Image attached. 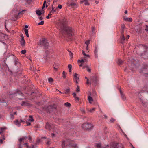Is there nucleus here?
Masks as SVG:
<instances>
[{
  "mask_svg": "<svg viewBox=\"0 0 148 148\" xmlns=\"http://www.w3.org/2000/svg\"><path fill=\"white\" fill-rule=\"evenodd\" d=\"M66 19L64 18L60 22L59 24L60 29L62 31V33L66 34L69 36H72L73 35V29L70 27L66 25Z\"/></svg>",
  "mask_w": 148,
  "mask_h": 148,
  "instance_id": "nucleus-1",
  "label": "nucleus"
},
{
  "mask_svg": "<svg viewBox=\"0 0 148 148\" xmlns=\"http://www.w3.org/2000/svg\"><path fill=\"white\" fill-rule=\"evenodd\" d=\"M19 7L16 6L12 11V13L14 15L15 18L17 19L19 17V16L23 14V12L25 11L24 10L19 12Z\"/></svg>",
  "mask_w": 148,
  "mask_h": 148,
  "instance_id": "nucleus-2",
  "label": "nucleus"
},
{
  "mask_svg": "<svg viewBox=\"0 0 148 148\" xmlns=\"http://www.w3.org/2000/svg\"><path fill=\"white\" fill-rule=\"evenodd\" d=\"M38 44L43 47L45 49H48L49 45L47 40L45 38H42L38 42Z\"/></svg>",
  "mask_w": 148,
  "mask_h": 148,
  "instance_id": "nucleus-3",
  "label": "nucleus"
},
{
  "mask_svg": "<svg viewBox=\"0 0 148 148\" xmlns=\"http://www.w3.org/2000/svg\"><path fill=\"white\" fill-rule=\"evenodd\" d=\"M139 72L142 74L147 76L148 75V66H144V68L140 71Z\"/></svg>",
  "mask_w": 148,
  "mask_h": 148,
  "instance_id": "nucleus-4",
  "label": "nucleus"
},
{
  "mask_svg": "<svg viewBox=\"0 0 148 148\" xmlns=\"http://www.w3.org/2000/svg\"><path fill=\"white\" fill-rule=\"evenodd\" d=\"M82 127L84 130H90L92 127V125L88 123H84L82 126Z\"/></svg>",
  "mask_w": 148,
  "mask_h": 148,
  "instance_id": "nucleus-5",
  "label": "nucleus"
},
{
  "mask_svg": "<svg viewBox=\"0 0 148 148\" xmlns=\"http://www.w3.org/2000/svg\"><path fill=\"white\" fill-rule=\"evenodd\" d=\"M123 148L122 145L121 144H116L114 143H112L110 148Z\"/></svg>",
  "mask_w": 148,
  "mask_h": 148,
  "instance_id": "nucleus-6",
  "label": "nucleus"
},
{
  "mask_svg": "<svg viewBox=\"0 0 148 148\" xmlns=\"http://www.w3.org/2000/svg\"><path fill=\"white\" fill-rule=\"evenodd\" d=\"M90 79V84L91 83L92 84H96L97 80V77L96 76L91 77Z\"/></svg>",
  "mask_w": 148,
  "mask_h": 148,
  "instance_id": "nucleus-7",
  "label": "nucleus"
},
{
  "mask_svg": "<svg viewBox=\"0 0 148 148\" xmlns=\"http://www.w3.org/2000/svg\"><path fill=\"white\" fill-rule=\"evenodd\" d=\"M51 51V50L50 49V51H49L48 50L45 51V54L44 56V58L45 60H47L48 59V58H49V54Z\"/></svg>",
  "mask_w": 148,
  "mask_h": 148,
  "instance_id": "nucleus-8",
  "label": "nucleus"
},
{
  "mask_svg": "<svg viewBox=\"0 0 148 148\" xmlns=\"http://www.w3.org/2000/svg\"><path fill=\"white\" fill-rule=\"evenodd\" d=\"M138 64H135L134 62H132L130 65V67L132 70H135V69L136 68V66L138 65Z\"/></svg>",
  "mask_w": 148,
  "mask_h": 148,
  "instance_id": "nucleus-9",
  "label": "nucleus"
},
{
  "mask_svg": "<svg viewBox=\"0 0 148 148\" xmlns=\"http://www.w3.org/2000/svg\"><path fill=\"white\" fill-rule=\"evenodd\" d=\"M74 77L73 79L74 81L76 82V83L77 84L78 83V80H79V75L75 73L74 75Z\"/></svg>",
  "mask_w": 148,
  "mask_h": 148,
  "instance_id": "nucleus-10",
  "label": "nucleus"
},
{
  "mask_svg": "<svg viewBox=\"0 0 148 148\" xmlns=\"http://www.w3.org/2000/svg\"><path fill=\"white\" fill-rule=\"evenodd\" d=\"M10 95H14L15 96V95H21L22 94L19 90H16L13 93H10Z\"/></svg>",
  "mask_w": 148,
  "mask_h": 148,
  "instance_id": "nucleus-11",
  "label": "nucleus"
},
{
  "mask_svg": "<svg viewBox=\"0 0 148 148\" xmlns=\"http://www.w3.org/2000/svg\"><path fill=\"white\" fill-rule=\"evenodd\" d=\"M24 122H25V121H24L23 120H17L15 121V123L16 125L18 127H19L21 125V123Z\"/></svg>",
  "mask_w": 148,
  "mask_h": 148,
  "instance_id": "nucleus-12",
  "label": "nucleus"
},
{
  "mask_svg": "<svg viewBox=\"0 0 148 148\" xmlns=\"http://www.w3.org/2000/svg\"><path fill=\"white\" fill-rule=\"evenodd\" d=\"M147 55H148V53L145 52V50L144 51V53H142L141 54V56H143V58L145 59L148 58V56H147Z\"/></svg>",
  "mask_w": 148,
  "mask_h": 148,
  "instance_id": "nucleus-13",
  "label": "nucleus"
},
{
  "mask_svg": "<svg viewBox=\"0 0 148 148\" xmlns=\"http://www.w3.org/2000/svg\"><path fill=\"white\" fill-rule=\"evenodd\" d=\"M45 128L48 130H50L51 128V125L49 124L48 123H47L46 124V125L45 126Z\"/></svg>",
  "mask_w": 148,
  "mask_h": 148,
  "instance_id": "nucleus-14",
  "label": "nucleus"
},
{
  "mask_svg": "<svg viewBox=\"0 0 148 148\" xmlns=\"http://www.w3.org/2000/svg\"><path fill=\"white\" fill-rule=\"evenodd\" d=\"M125 40V36L124 35H121V40L120 42H121L123 44L124 41Z\"/></svg>",
  "mask_w": 148,
  "mask_h": 148,
  "instance_id": "nucleus-15",
  "label": "nucleus"
},
{
  "mask_svg": "<svg viewBox=\"0 0 148 148\" xmlns=\"http://www.w3.org/2000/svg\"><path fill=\"white\" fill-rule=\"evenodd\" d=\"M87 61V60L85 58H84V59H82L81 60H78V62H80L81 63H83L85 62H86Z\"/></svg>",
  "mask_w": 148,
  "mask_h": 148,
  "instance_id": "nucleus-16",
  "label": "nucleus"
},
{
  "mask_svg": "<svg viewBox=\"0 0 148 148\" xmlns=\"http://www.w3.org/2000/svg\"><path fill=\"white\" fill-rule=\"evenodd\" d=\"M27 138V137L26 136L20 138L19 140V141L20 143H21L22 141L25 140Z\"/></svg>",
  "mask_w": 148,
  "mask_h": 148,
  "instance_id": "nucleus-17",
  "label": "nucleus"
},
{
  "mask_svg": "<svg viewBox=\"0 0 148 148\" xmlns=\"http://www.w3.org/2000/svg\"><path fill=\"white\" fill-rule=\"evenodd\" d=\"M95 146L97 148H103V146H102L100 143H96L95 144Z\"/></svg>",
  "mask_w": 148,
  "mask_h": 148,
  "instance_id": "nucleus-18",
  "label": "nucleus"
},
{
  "mask_svg": "<svg viewBox=\"0 0 148 148\" xmlns=\"http://www.w3.org/2000/svg\"><path fill=\"white\" fill-rule=\"evenodd\" d=\"M120 92L121 95V97L122 99L123 100H124L125 99V96L124 95L123 93L121 90H120Z\"/></svg>",
  "mask_w": 148,
  "mask_h": 148,
  "instance_id": "nucleus-19",
  "label": "nucleus"
},
{
  "mask_svg": "<svg viewBox=\"0 0 148 148\" xmlns=\"http://www.w3.org/2000/svg\"><path fill=\"white\" fill-rule=\"evenodd\" d=\"M21 45L22 46H24L25 45V42L24 40V39L23 38L22 39H21V41H20Z\"/></svg>",
  "mask_w": 148,
  "mask_h": 148,
  "instance_id": "nucleus-20",
  "label": "nucleus"
},
{
  "mask_svg": "<svg viewBox=\"0 0 148 148\" xmlns=\"http://www.w3.org/2000/svg\"><path fill=\"white\" fill-rule=\"evenodd\" d=\"M21 104L22 106H28L29 105L28 103L25 101H22Z\"/></svg>",
  "mask_w": 148,
  "mask_h": 148,
  "instance_id": "nucleus-21",
  "label": "nucleus"
},
{
  "mask_svg": "<svg viewBox=\"0 0 148 148\" xmlns=\"http://www.w3.org/2000/svg\"><path fill=\"white\" fill-rule=\"evenodd\" d=\"M88 99L89 102L90 103H92V102L93 101L92 98L90 96H88Z\"/></svg>",
  "mask_w": 148,
  "mask_h": 148,
  "instance_id": "nucleus-22",
  "label": "nucleus"
},
{
  "mask_svg": "<svg viewBox=\"0 0 148 148\" xmlns=\"http://www.w3.org/2000/svg\"><path fill=\"white\" fill-rule=\"evenodd\" d=\"M123 62V61L121 59H119L118 61V64L119 65H122Z\"/></svg>",
  "mask_w": 148,
  "mask_h": 148,
  "instance_id": "nucleus-23",
  "label": "nucleus"
},
{
  "mask_svg": "<svg viewBox=\"0 0 148 148\" xmlns=\"http://www.w3.org/2000/svg\"><path fill=\"white\" fill-rule=\"evenodd\" d=\"M73 96L75 98V100L76 101H78L79 100V97L76 96V94L75 93H73Z\"/></svg>",
  "mask_w": 148,
  "mask_h": 148,
  "instance_id": "nucleus-24",
  "label": "nucleus"
},
{
  "mask_svg": "<svg viewBox=\"0 0 148 148\" xmlns=\"http://www.w3.org/2000/svg\"><path fill=\"white\" fill-rule=\"evenodd\" d=\"M24 31L27 37H29V35L28 33V29H24Z\"/></svg>",
  "mask_w": 148,
  "mask_h": 148,
  "instance_id": "nucleus-25",
  "label": "nucleus"
},
{
  "mask_svg": "<svg viewBox=\"0 0 148 148\" xmlns=\"http://www.w3.org/2000/svg\"><path fill=\"white\" fill-rule=\"evenodd\" d=\"M53 67L54 69H55L56 71H57L58 68V64H54L53 65Z\"/></svg>",
  "mask_w": 148,
  "mask_h": 148,
  "instance_id": "nucleus-26",
  "label": "nucleus"
},
{
  "mask_svg": "<svg viewBox=\"0 0 148 148\" xmlns=\"http://www.w3.org/2000/svg\"><path fill=\"white\" fill-rule=\"evenodd\" d=\"M85 78L87 79L86 84L88 85H89L90 84V81H89V79L86 77H85Z\"/></svg>",
  "mask_w": 148,
  "mask_h": 148,
  "instance_id": "nucleus-27",
  "label": "nucleus"
},
{
  "mask_svg": "<svg viewBox=\"0 0 148 148\" xmlns=\"http://www.w3.org/2000/svg\"><path fill=\"white\" fill-rule=\"evenodd\" d=\"M36 14L39 16H40L42 14L40 10H36Z\"/></svg>",
  "mask_w": 148,
  "mask_h": 148,
  "instance_id": "nucleus-28",
  "label": "nucleus"
},
{
  "mask_svg": "<svg viewBox=\"0 0 148 148\" xmlns=\"http://www.w3.org/2000/svg\"><path fill=\"white\" fill-rule=\"evenodd\" d=\"M57 8H55V7L53 8V7H52V9L51 10V12L53 13L55 12L56 11V10L57 9Z\"/></svg>",
  "mask_w": 148,
  "mask_h": 148,
  "instance_id": "nucleus-29",
  "label": "nucleus"
},
{
  "mask_svg": "<svg viewBox=\"0 0 148 148\" xmlns=\"http://www.w3.org/2000/svg\"><path fill=\"white\" fill-rule=\"evenodd\" d=\"M70 145L71 146V147H73V148H76L77 147V144H75L72 143V144H70Z\"/></svg>",
  "mask_w": 148,
  "mask_h": 148,
  "instance_id": "nucleus-30",
  "label": "nucleus"
},
{
  "mask_svg": "<svg viewBox=\"0 0 148 148\" xmlns=\"http://www.w3.org/2000/svg\"><path fill=\"white\" fill-rule=\"evenodd\" d=\"M29 119L28 121H30V122H33L34 121V119H33V117L32 116H30Z\"/></svg>",
  "mask_w": 148,
  "mask_h": 148,
  "instance_id": "nucleus-31",
  "label": "nucleus"
},
{
  "mask_svg": "<svg viewBox=\"0 0 148 148\" xmlns=\"http://www.w3.org/2000/svg\"><path fill=\"white\" fill-rule=\"evenodd\" d=\"M77 3H76L72 2L70 4V5L72 7H74L76 5Z\"/></svg>",
  "mask_w": 148,
  "mask_h": 148,
  "instance_id": "nucleus-32",
  "label": "nucleus"
},
{
  "mask_svg": "<svg viewBox=\"0 0 148 148\" xmlns=\"http://www.w3.org/2000/svg\"><path fill=\"white\" fill-rule=\"evenodd\" d=\"M5 128H0V134H1L3 131L5 130Z\"/></svg>",
  "mask_w": 148,
  "mask_h": 148,
  "instance_id": "nucleus-33",
  "label": "nucleus"
},
{
  "mask_svg": "<svg viewBox=\"0 0 148 148\" xmlns=\"http://www.w3.org/2000/svg\"><path fill=\"white\" fill-rule=\"evenodd\" d=\"M63 77L64 78H65L66 76V72L64 71L62 73Z\"/></svg>",
  "mask_w": 148,
  "mask_h": 148,
  "instance_id": "nucleus-34",
  "label": "nucleus"
},
{
  "mask_svg": "<svg viewBox=\"0 0 148 148\" xmlns=\"http://www.w3.org/2000/svg\"><path fill=\"white\" fill-rule=\"evenodd\" d=\"M95 108H92L90 109L89 110V112L91 113H92L93 112L95 111Z\"/></svg>",
  "mask_w": 148,
  "mask_h": 148,
  "instance_id": "nucleus-35",
  "label": "nucleus"
},
{
  "mask_svg": "<svg viewBox=\"0 0 148 148\" xmlns=\"http://www.w3.org/2000/svg\"><path fill=\"white\" fill-rule=\"evenodd\" d=\"M115 121V119H114L113 118H111L110 121V122L111 123H114Z\"/></svg>",
  "mask_w": 148,
  "mask_h": 148,
  "instance_id": "nucleus-36",
  "label": "nucleus"
},
{
  "mask_svg": "<svg viewBox=\"0 0 148 148\" xmlns=\"http://www.w3.org/2000/svg\"><path fill=\"white\" fill-rule=\"evenodd\" d=\"M82 53L83 55L85 56V57H89V55H87L86 54V53H85V52L84 51H82Z\"/></svg>",
  "mask_w": 148,
  "mask_h": 148,
  "instance_id": "nucleus-37",
  "label": "nucleus"
},
{
  "mask_svg": "<svg viewBox=\"0 0 148 148\" xmlns=\"http://www.w3.org/2000/svg\"><path fill=\"white\" fill-rule=\"evenodd\" d=\"M5 138L3 136L2 138V139H0V144L1 143H2L3 142V140H5Z\"/></svg>",
  "mask_w": 148,
  "mask_h": 148,
  "instance_id": "nucleus-38",
  "label": "nucleus"
},
{
  "mask_svg": "<svg viewBox=\"0 0 148 148\" xmlns=\"http://www.w3.org/2000/svg\"><path fill=\"white\" fill-rule=\"evenodd\" d=\"M44 23V21H42L38 23V25H43Z\"/></svg>",
  "mask_w": 148,
  "mask_h": 148,
  "instance_id": "nucleus-39",
  "label": "nucleus"
},
{
  "mask_svg": "<svg viewBox=\"0 0 148 148\" xmlns=\"http://www.w3.org/2000/svg\"><path fill=\"white\" fill-rule=\"evenodd\" d=\"M70 90L69 88L67 89L65 92H64V93L66 94H67L69 93V92Z\"/></svg>",
  "mask_w": 148,
  "mask_h": 148,
  "instance_id": "nucleus-40",
  "label": "nucleus"
},
{
  "mask_svg": "<svg viewBox=\"0 0 148 148\" xmlns=\"http://www.w3.org/2000/svg\"><path fill=\"white\" fill-rule=\"evenodd\" d=\"M48 80L49 82H51L53 81V80L52 78H49L48 79Z\"/></svg>",
  "mask_w": 148,
  "mask_h": 148,
  "instance_id": "nucleus-41",
  "label": "nucleus"
},
{
  "mask_svg": "<svg viewBox=\"0 0 148 148\" xmlns=\"http://www.w3.org/2000/svg\"><path fill=\"white\" fill-rule=\"evenodd\" d=\"M64 105L66 106H70V104L68 102L65 103Z\"/></svg>",
  "mask_w": 148,
  "mask_h": 148,
  "instance_id": "nucleus-42",
  "label": "nucleus"
},
{
  "mask_svg": "<svg viewBox=\"0 0 148 148\" xmlns=\"http://www.w3.org/2000/svg\"><path fill=\"white\" fill-rule=\"evenodd\" d=\"M80 88L78 86H77V88H76V91L77 92H79L80 91Z\"/></svg>",
  "mask_w": 148,
  "mask_h": 148,
  "instance_id": "nucleus-43",
  "label": "nucleus"
},
{
  "mask_svg": "<svg viewBox=\"0 0 148 148\" xmlns=\"http://www.w3.org/2000/svg\"><path fill=\"white\" fill-rule=\"evenodd\" d=\"M80 110H81V112L82 113H85V111L84 108H81L80 109Z\"/></svg>",
  "mask_w": 148,
  "mask_h": 148,
  "instance_id": "nucleus-44",
  "label": "nucleus"
},
{
  "mask_svg": "<svg viewBox=\"0 0 148 148\" xmlns=\"http://www.w3.org/2000/svg\"><path fill=\"white\" fill-rule=\"evenodd\" d=\"M90 42V41L89 40H88L85 42V43L87 45H88L89 44Z\"/></svg>",
  "mask_w": 148,
  "mask_h": 148,
  "instance_id": "nucleus-45",
  "label": "nucleus"
},
{
  "mask_svg": "<svg viewBox=\"0 0 148 148\" xmlns=\"http://www.w3.org/2000/svg\"><path fill=\"white\" fill-rule=\"evenodd\" d=\"M65 142L64 141L62 142V147H64L65 146Z\"/></svg>",
  "mask_w": 148,
  "mask_h": 148,
  "instance_id": "nucleus-46",
  "label": "nucleus"
},
{
  "mask_svg": "<svg viewBox=\"0 0 148 148\" xmlns=\"http://www.w3.org/2000/svg\"><path fill=\"white\" fill-rule=\"evenodd\" d=\"M26 53V51L25 50H22L21 51V53L23 54H24L25 53Z\"/></svg>",
  "mask_w": 148,
  "mask_h": 148,
  "instance_id": "nucleus-47",
  "label": "nucleus"
},
{
  "mask_svg": "<svg viewBox=\"0 0 148 148\" xmlns=\"http://www.w3.org/2000/svg\"><path fill=\"white\" fill-rule=\"evenodd\" d=\"M68 67L69 68V69H71L72 68V66L71 64H69L68 65Z\"/></svg>",
  "mask_w": 148,
  "mask_h": 148,
  "instance_id": "nucleus-48",
  "label": "nucleus"
},
{
  "mask_svg": "<svg viewBox=\"0 0 148 148\" xmlns=\"http://www.w3.org/2000/svg\"><path fill=\"white\" fill-rule=\"evenodd\" d=\"M46 1H45L44 3H43V6H42V9L43 8L45 7V4H46Z\"/></svg>",
  "mask_w": 148,
  "mask_h": 148,
  "instance_id": "nucleus-49",
  "label": "nucleus"
},
{
  "mask_svg": "<svg viewBox=\"0 0 148 148\" xmlns=\"http://www.w3.org/2000/svg\"><path fill=\"white\" fill-rule=\"evenodd\" d=\"M26 123L27 124V126H29L31 125V123L30 122H29L27 121H26Z\"/></svg>",
  "mask_w": 148,
  "mask_h": 148,
  "instance_id": "nucleus-50",
  "label": "nucleus"
},
{
  "mask_svg": "<svg viewBox=\"0 0 148 148\" xmlns=\"http://www.w3.org/2000/svg\"><path fill=\"white\" fill-rule=\"evenodd\" d=\"M47 144L48 145H49L50 144V140L48 139L47 140Z\"/></svg>",
  "mask_w": 148,
  "mask_h": 148,
  "instance_id": "nucleus-51",
  "label": "nucleus"
},
{
  "mask_svg": "<svg viewBox=\"0 0 148 148\" xmlns=\"http://www.w3.org/2000/svg\"><path fill=\"white\" fill-rule=\"evenodd\" d=\"M58 8L60 9H61L62 8V6L61 5H59L58 6Z\"/></svg>",
  "mask_w": 148,
  "mask_h": 148,
  "instance_id": "nucleus-52",
  "label": "nucleus"
},
{
  "mask_svg": "<svg viewBox=\"0 0 148 148\" xmlns=\"http://www.w3.org/2000/svg\"><path fill=\"white\" fill-rule=\"evenodd\" d=\"M125 26L124 25H123L121 26V28L123 30V29L125 28Z\"/></svg>",
  "mask_w": 148,
  "mask_h": 148,
  "instance_id": "nucleus-53",
  "label": "nucleus"
},
{
  "mask_svg": "<svg viewBox=\"0 0 148 148\" xmlns=\"http://www.w3.org/2000/svg\"><path fill=\"white\" fill-rule=\"evenodd\" d=\"M24 145H26V147L27 148H28L29 147V145H28V144L27 143H24Z\"/></svg>",
  "mask_w": 148,
  "mask_h": 148,
  "instance_id": "nucleus-54",
  "label": "nucleus"
},
{
  "mask_svg": "<svg viewBox=\"0 0 148 148\" xmlns=\"http://www.w3.org/2000/svg\"><path fill=\"white\" fill-rule=\"evenodd\" d=\"M87 70L89 72H91V69L88 67L87 68Z\"/></svg>",
  "mask_w": 148,
  "mask_h": 148,
  "instance_id": "nucleus-55",
  "label": "nucleus"
},
{
  "mask_svg": "<svg viewBox=\"0 0 148 148\" xmlns=\"http://www.w3.org/2000/svg\"><path fill=\"white\" fill-rule=\"evenodd\" d=\"M143 48L146 50H147V49H148V48H147V47H146V46H143Z\"/></svg>",
  "mask_w": 148,
  "mask_h": 148,
  "instance_id": "nucleus-56",
  "label": "nucleus"
},
{
  "mask_svg": "<svg viewBox=\"0 0 148 148\" xmlns=\"http://www.w3.org/2000/svg\"><path fill=\"white\" fill-rule=\"evenodd\" d=\"M88 67V66L87 65H85V66H83V68H82L83 69H84V68H87Z\"/></svg>",
  "mask_w": 148,
  "mask_h": 148,
  "instance_id": "nucleus-57",
  "label": "nucleus"
},
{
  "mask_svg": "<svg viewBox=\"0 0 148 148\" xmlns=\"http://www.w3.org/2000/svg\"><path fill=\"white\" fill-rule=\"evenodd\" d=\"M18 148H22V146L21 144V143L19 144Z\"/></svg>",
  "mask_w": 148,
  "mask_h": 148,
  "instance_id": "nucleus-58",
  "label": "nucleus"
},
{
  "mask_svg": "<svg viewBox=\"0 0 148 148\" xmlns=\"http://www.w3.org/2000/svg\"><path fill=\"white\" fill-rule=\"evenodd\" d=\"M69 55H70V57H71V58H72V53L70 51H69Z\"/></svg>",
  "mask_w": 148,
  "mask_h": 148,
  "instance_id": "nucleus-59",
  "label": "nucleus"
},
{
  "mask_svg": "<svg viewBox=\"0 0 148 148\" xmlns=\"http://www.w3.org/2000/svg\"><path fill=\"white\" fill-rule=\"evenodd\" d=\"M145 30L147 31L148 32V26H146V27L145 28Z\"/></svg>",
  "mask_w": 148,
  "mask_h": 148,
  "instance_id": "nucleus-60",
  "label": "nucleus"
},
{
  "mask_svg": "<svg viewBox=\"0 0 148 148\" xmlns=\"http://www.w3.org/2000/svg\"><path fill=\"white\" fill-rule=\"evenodd\" d=\"M95 28L94 27H92V32H94V31H95Z\"/></svg>",
  "mask_w": 148,
  "mask_h": 148,
  "instance_id": "nucleus-61",
  "label": "nucleus"
},
{
  "mask_svg": "<svg viewBox=\"0 0 148 148\" xmlns=\"http://www.w3.org/2000/svg\"><path fill=\"white\" fill-rule=\"evenodd\" d=\"M124 20L125 21H128V18H124Z\"/></svg>",
  "mask_w": 148,
  "mask_h": 148,
  "instance_id": "nucleus-62",
  "label": "nucleus"
},
{
  "mask_svg": "<svg viewBox=\"0 0 148 148\" xmlns=\"http://www.w3.org/2000/svg\"><path fill=\"white\" fill-rule=\"evenodd\" d=\"M128 21H132V19L131 18H128Z\"/></svg>",
  "mask_w": 148,
  "mask_h": 148,
  "instance_id": "nucleus-63",
  "label": "nucleus"
},
{
  "mask_svg": "<svg viewBox=\"0 0 148 148\" xmlns=\"http://www.w3.org/2000/svg\"><path fill=\"white\" fill-rule=\"evenodd\" d=\"M39 19H40V20H42L43 19V18L42 17V16H40V17L39 18Z\"/></svg>",
  "mask_w": 148,
  "mask_h": 148,
  "instance_id": "nucleus-64",
  "label": "nucleus"
}]
</instances>
